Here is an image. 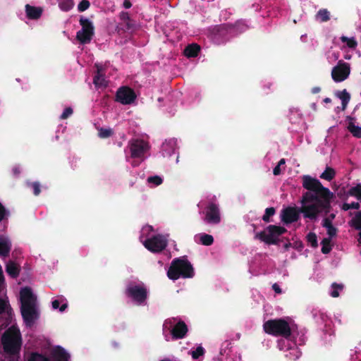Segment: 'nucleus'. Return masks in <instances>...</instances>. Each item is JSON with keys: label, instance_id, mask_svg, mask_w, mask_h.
<instances>
[{"label": "nucleus", "instance_id": "57", "mask_svg": "<svg viewBox=\"0 0 361 361\" xmlns=\"http://www.w3.org/2000/svg\"><path fill=\"white\" fill-rule=\"evenodd\" d=\"M132 6L131 1H123V7L125 8H130Z\"/></svg>", "mask_w": 361, "mask_h": 361}, {"label": "nucleus", "instance_id": "1", "mask_svg": "<svg viewBox=\"0 0 361 361\" xmlns=\"http://www.w3.org/2000/svg\"><path fill=\"white\" fill-rule=\"evenodd\" d=\"M302 180V187L307 191L302 194L300 207H288L281 211V221L286 224L298 221L300 214L305 219L316 221L319 214H327L331 209L334 193L318 179L309 175L303 176Z\"/></svg>", "mask_w": 361, "mask_h": 361}, {"label": "nucleus", "instance_id": "42", "mask_svg": "<svg viewBox=\"0 0 361 361\" xmlns=\"http://www.w3.org/2000/svg\"><path fill=\"white\" fill-rule=\"evenodd\" d=\"M337 96L341 100V102H350V94L347 92L345 89L341 92H339L337 94Z\"/></svg>", "mask_w": 361, "mask_h": 361}, {"label": "nucleus", "instance_id": "26", "mask_svg": "<svg viewBox=\"0 0 361 361\" xmlns=\"http://www.w3.org/2000/svg\"><path fill=\"white\" fill-rule=\"evenodd\" d=\"M133 23L132 22H123L121 21L119 23L116 27V30L118 33L125 32L126 31L130 30L133 28Z\"/></svg>", "mask_w": 361, "mask_h": 361}, {"label": "nucleus", "instance_id": "25", "mask_svg": "<svg viewBox=\"0 0 361 361\" xmlns=\"http://www.w3.org/2000/svg\"><path fill=\"white\" fill-rule=\"evenodd\" d=\"M336 176L335 170L329 166H326L324 171L319 176V178L328 181L332 180Z\"/></svg>", "mask_w": 361, "mask_h": 361}, {"label": "nucleus", "instance_id": "9", "mask_svg": "<svg viewBox=\"0 0 361 361\" xmlns=\"http://www.w3.org/2000/svg\"><path fill=\"white\" fill-rule=\"evenodd\" d=\"M136 97L137 95L132 88L128 86H122L116 91L115 101L123 105H128L133 104Z\"/></svg>", "mask_w": 361, "mask_h": 361}, {"label": "nucleus", "instance_id": "5", "mask_svg": "<svg viewBox=\"0 0 361 361\" xmlns=\"http://www.w3.org/2000/svg\"><path fill=\"white\" fill-rule=\"evenodd\" d=\"M286 231V228L283 226L269 225L264 231L257 233L255 238L267 245H276L278 243V238Z\"/></svg>", "mask_w": 361, "mask_h": 361}, {"label": "nucleus", "instance_id": "47", "mask_svg": "<svg viewBox=\"0 0 361 361\" xmlns=\"http://www.w3.org/2000/svg\"><path fill=\"white\" fill-rule=\"evenodd\" d=\"M90 1H80L78 9L80 12L85 11L90 7Z\"/></svg>", "mask_w": 361, "mask_h": 361}, {"label": "nucleus", "instance_id": "63", "mask_svg": "<svg viewBox=\"0 0 361 361\" xmlns=\"http://www.w3.org/2000/svg\"><path fill=\"white\" fill-rule=\"evenodd\" d=\"M160 361H171L170 359H164V360H161Z\"/></svg>", "mask_w": 361, "mask_h": 361}, {"label": "nucleus", "instance_id": "62", "mask_svg": "<svg viewBox=\"0 0 361 361\" xmlns=\"http://www.w3.org/2000/svg\"><path fill=\"white\" fill-rule=\"evenodd\" d=\"M358 235H359V238H358V239H357V241H358V243H359L360 244H361V231H360V233H359Z\"/></svg>", "mask_w": 361, "mask_h": 361}, {"label": "nucleus", "instance_id": "60", "mask_svg": "<svg viewBox=\"0 0 361 361\" xmlns=\"http://www.w3.org/2000/svg\"><path fill=\"white\" fill-rule=\"evenodd\" d=\"M331 102V99L329 97H326L324 99V102L325 103H330Z\"/></svg>", "mask_w": 361, "mask_h": 361}, {"label": "nucleus", "instance_id": "50", "mask_svg": "<svg viewBox=\"0 0 361 361\" xmlns=\"http://www.w3.org/2000/svg\"><path fill=\"white\" fill-rule=\"evenodd\" d=\"M327 230V234L329 235V238H332L336 235L337 233V228L334 227V226L326 228Z\"/></svg>", "mask_w": 361, "mask_h": 361}, {"label": "nucleus", "instance_id": "34", "mask_svg": "<svg viewBox=\"0 0 361 361\" xmlns=\"http://www.w3.org/2000/svg\"><path fill=\"white\" fill-rule=\"evenodd\" d=\"M276 212V210L274 207H268L265 209L264 214L262 216V220L266 222L269 223L271 221L270 217L274 216Z\"/></svg>", "mask_w": 361, "mask_h": 361}, {"label": "nucleus", "instance_id": "10", "mask_svg": "<svg viewBox=\"0 0 361 361\" xmlns=\"http://www.w3.org/2000/svg\"><path fill=\"white\" fill-rule=\"evenodd\" d=\"M245 27V25L243 21H237L235 24L224 23L215 26L212 30V33L216 37L225 38L232 30H238L239 28L243 30Z\"/></svg>", "mask_w": 361, "mask_h": 361}, {"label": "nucleus", "instance_id": "33", "mask_svg": "<svg viewBox=\"0 0 361 361\" xmlns=\"http://www.w3.org/2000/svg\"><path fill=\"white\" fill-rule=\"evenodd\" d=\"M317 16L320 19L322 22H326L330 19V13L327 9H320L317 14Z\"/></svg>", "mask_w": 361, "mask_h": 361}, {"label": "nucleus", "instance_id": "51", "mask_svg": "<svg viewBox=\"0 0 361 361\" xmlns=\"http://www.w3.org/2000/svg\"><path fill=\"white\" fill-rule=\"evenodd\" d=\"M322 226L326 228H328L333 226L331 219L329 218H324L322 222Z\"/></svg>", "mask_w": 361, "mask_h": 361}, {"label": "nucleus", "instance_id": "61", "mask_svg": "<svg viewBox=\"0 0 361 361\" xmlns=\"http://www.w3.org/2000/svg\"><path fill=\"white\" fill-rule=\"evenodd\" d=\"M335 217H336V215H335L334 214H331L329 216V217H328V218H329V219H331V221H332L333 219H335Z\"/></svg>", "mask_w": 361, "mask_h": 361}, {"label": "nucleus", "instance_id": "12", "mask_svg": "<svg viewBox=\"0 0 361 361\" xmlns=\"http://www.w3.org/2000/svg\"><path fill=\"white\" fill-rule=\"evenodd\" d=\"M129 146L132 158H142L149 148L147 142L138 139L133 140Z\"/></svg>", "mask_w": 361, "mask_h": 361}, {"label": "nucleus", "instance_id": "32", "mask_svg": "<svg viewBox=\"0 0 361 361\" xmlns=\"http://www.w3.org/2000/svg\"><path fill=\"white\" fill-rule=\"evenodd\" d=\"M307 242L310 244V245L316 248L318 247L317 238V235L313 232H310L306 236Z\"/></svg>", "mask_w": 361, "mask_h": 361}, {"label": "nucleus", "instance_id": "37", "mask_svg": "<svg viewBox=\"0 0 361 361\" xmlns=\"http://www.w3.org/2000/svg\"><path fill=\"white\" fill-rule=\"evenodd\" d=\"M333 288V290L331 293V296L333 298H337L339 296V290H343V286L342 284H338L337 283H333L331 285Z\"/></svg>", "mask_w": 361, "mask_h": 361}, {"label": "nucleus", "instance_id": "15", "mask_svg": "<svg viewBox=\"0 0 361 361\" xmlns=\"http://www.w3.org/2000/svg\"><path fill=\"white\" fill-rule=\"evenodd\" d=\"M188 331V326L186 324L180 320L178 322L171 330V334L173 340L183 338Z\"/></svg>", "mask_w": 361, "mask_h": 361}, {"label": "nucleus", "instance_id": "23", "mask_svg": "<svg viewBox=\"0 0 361 361\" xmlns=\"http://www.w3.org/2000/svg\"><path fill=\"white\" fill-rule=\"evenodd\" d=\"M176 147V140L174 139H170L166 140L161 146L162 150L166 152V155H171L174 153Z\"/></svg>", "mask_w": 361, "mask_h": 361}, {"label": "nucleus", "instance_id": "55", "mask_svg": "<svg viewBox=\"0 0 361 361\" xmlns=\"http://www.w3.org/2000/svg\"><path fill=\"white\" fill-rule=\"evenodd\" d=\"M321 91V88L319 87H314L311 92L312 94H317Z\"/></svg>", "mask_w": 361, "mask_h": 361}, {"label": "nucleus", "instance_id": "38", "mask_svg": "<svg viewBox=\"0 0 361 361\" xmlns=\"http://www.w3.org/2000/svg\"><path fill=\"white\" fill-rule=\"evenodd\" d=\"M113 135V130L111 128H101L99 130V137L101 138H107Z\"/></svg>", "mask_w": 361, "mask_h": 361}, {"label": "nucleus", "instance_id": "30", "mask_svg": "<svg viewBox=\"0 0 361 361\" xmlns=\"http://www.w3.org/2000/svg\"><path fill=\"white\" fill-rule=\"evenodd\" d=\"M321 244L322 245L321 251L323 254H329L331 251L332 246L330 238H324L322 240Z\"/></svg>", "mask_w": 361, "mask_h": 361}, {"label": "nucleus", "instance_id": "45", "mask_svg": "<svg viewBox=\"0 0 361 361\" xmlns=\"http://www.w3.org/2000/svg\"><path fill=\"white\" fill-rule=\"evenodd\" d=\"M30 185L33 190L34 195L36 196L39 195L41 192L40 184L38 182H33Z\"/></svg>", "mask_w": 361, "mask_h": 361}, {"label": "nucleus", "instance_id": "58", "mask_svg": "<svg viewBox=\"0 0 361 361\" xmlns=\"http://www.w3.org/2000/svg\"><path fill=\"white\" fill-rule=\"evenodd\" d=\"M349 102H342V109L345 110Z\"/></svg>", "mask_w": 361, "mask_h": 361}, {"label": "nucleus", "instance_id": "8", "mask_svg": "<svg viewBox=\"0 0 361 361\" xmlns=\"http://www.w3.org/2000/svg\"><path fill=\"white\" fill-rule=\"evenodd\" d=\"M166 239L162 235L158 234L147 238L144 242L145 247L152 252L159 253L163 251L167 246Z\"/></svg>", "mask_w": 361, "mask_h": 361}, {"label": "nucleus", "instance_id": "22", "mask_svg": "<svg viewBox=\"0 0 361 361\" xmlns=\"http://www.w3.org/2000/svg\"><path fill=\"white\" fill-rule=\"evenodd\" d=\"M200 51V47L197 44L188 45L184 49V54L188 58L196 57Z\"/></svg>", "mask_w": 361, "mask_h": 361}, {"label": "nucleus", "instance_id": "2", "mask_svg": "<svg viewBox=\"0 0 361 361\" xmlns=\"http://www.w3.org/2000/svg\"><path fill=\"white\" fill-rule=\"evenodd\" d=\"M194 269L185 257H177L171 261L167 271L169 279L176 281L180 278L188 279L194 276Z\"/></svg>", "mask_w": 361, "mask_h": 361}, {"label": "nucleus", "instance_id": "49", "mask_svg": "<svg viewBox=\"0 0 361 361\" xmlns=\"http://www.w3.org/2000/svg\"><path fill=\"white\" fill-rule=\"evenodd\" d=\"M8 215V212L6 211L4 206L0 202V222L2 221Z\"/></svg>", "mask_w": 361, "mask_h": 361}, {"label": "nucleus", "instance_id": "40", "mask_svg": "<svg viewBox=\"0 0 361 361\" xmlns=\"http://www.w3.org/2000/svg\"><path fill=\"white\" fill-rule=\"evenodd\" d=\"M147 182L158 186L163 183V179L159 176H153L147 178Z\"/></svg>", "mask_w": 361, "mask_h": 361}, {"label": "nucleus", "instance_id": "54", "mask_svg": "<svg viewBox=\"0 0 361 361\" xmlns=\"http://www.w3.org/2000/svg\"><path fill=\"white\" fill-rule=\"evenodd\" d=\"M13 173L16 176H18L20 173V169L18 166H15L13 168Z\"/></svg>", "mask_w": 361, "mask_h": 361}, {"label": "nucleus", "instance_id": "41", "mask_svg": "<svg viewBox=\"0 0 361 361\" xmlns=\"http://www.w3.org/2000/svg\"><path fill=\"white\" fill-rule=\"evenodd\" d=\"M360 205L358 202H353L350 204L349 203H343L342 205V209L344 211H348L349 209H358L360 208Z\"/></svg>", "mask_w": 361, "mask_h": 361}, {"label": "nucleus", "instance_id": "21", "mask_svg": "<svg viewBox=\"0 0 361 361\" xmlns=\"http://www.w3.org/2000/svg\"><path fill=\"white\" fill-rule=\"evenodd\" d=\"M347 119L349 120V123L348 125V131L355 137L360 138L361 137V127L358 126H355L353 123L354 118L351 116H347Z\"/></svg>", "mask_w": 361, "mask_h": 361}, {"label": "nucleus", "instance_id": "29", "mask_svg": "<svg viewBox=\"0 0 361 361\" xmlns=\"http://www.w3.org/2000/svg\"><path fill=\"white\" fill-rule=\"evenodd\" d=\"M200 242L202 245L209 246L214 243V238L212 235L202 233L200 236Z\"/></svg>", "mask_w": 361, "mask_h": 361}, {"label": "nucleus", "instance_id": "24", "mask_svg": "<svg viewBox=\"0 0 361 361\" xmlns=\"http://www.w3.org/2000/svg\"><path fill=\"white\" fill-rule=\"evenodd\" d=\"M6 271L12 278H16L19 275V268L13 262H9L6 267Z\"/></svg>", "mask_w": 361, "mask_h": 361}, {"label": "nucleus", "instance_id": "43", "mask_svg": "<svg viewBox=\"0 0 361 361\" xmlns=\"http://www.w3.org/2000/svg\"><path fill=\"white\" fill-rule=\"evenodd\" d=\"M59 7L62 10L68 11L73 7V1H61Z\"/></svg>", "mask_w": 361, "mask_h": 361}, {"label": "nucleus", "instance_id": "35", "mask_svg": "<svg viewBox=\"0 0 361 361\" xmlns=\"http://www.w3.org/2000/svg\"><path fill=\"white\" fill-rule=\"evenodd\" d=\"M341 40L343 42H346L347 46L350 49H355L357 45L356 40L353 37L348 38L345 36H342Z\"/></svg>", "mask_w": 361, "mask_h": 361}, {"label": "nucleus", "instance_id": "17", "mask_svg": "<svg viewBox=\"0 0 361 361\" xmlns=\"http://www.w3.org/2000/svg\"><path fill=\"white\" fill-rule=\"evenodd\" d=\"M43 12V8L40 6H34L30 4L25 5V13L28 19L37 20Z\"/></svg>", "mask_w": 361, "mask_h": 361}, {"label": "nucleus", "instance_id": "27", "mask_svg": "<svg viewBox=\"0 0 361 361\" xmlns=\"http://www.w3.org/2000/svg\"><path fill=\"white\" fill-rule=\"evenodd\" d=\"M348 224L355 229L361 231V212H357Z\"/></svg>", "mask_w": 361, "mask_h": 361}, {"label": "nucleus", "instance_id": "19", "mask_svg": "<svg viewBox=\"0 0 361 361\" xmlns=\"http://www.w3.org/2000/svg\"><path fill=\"white\" fill-rule=\"evenodd\" d=\"M11 250V243L8 238L0 235V255L7 257Z\"/></svg>", "mask_w": 361, "mask_h": 361}, {"label": "nucleus", "instance_id": "4", "mask_svg": "<svg viewBox=\"0 0 361 361\" xmlns=\"http://www.w3.org/2000/svg\"><path fill=\"white\" fill-rule=\"evenodd\" d=\"M263 329L267 334L288 338L291 335V329L283 319H269L263 324Z\"/></svg>", "mask_w": 361, "mask_h": 361}, {"label": "nucleus", "instance_id": "46", "mask_svg": "<svg viewBox=\"0 0 361 361\" xmlns=\"http://www.w3.org/2000/svg\"><path fill=\"white\" fill-rule=\"evenodd\" d=\"M73 109L71 107H67L64 109L63 112L60 116V118L61 120H64L68 118L72 114H73Z\"/></svg>", "mask_w": 361, "mask_h": 361}, {"label": "nucleus", "instance_id": "64", "mask_svg": "<svg viewBox=\"0 0 361 361\" xmlns=\"http://www.w3.org/2000/svg\"><path fill=\"white\" fill-rule=\"evenodd\" d=\"M300 247H302V243H300Z\"/></svg>", "mask_w": 361, "mask_h": 361}, {"label": "nucleus", "instance_id": "7", "mask_svg": "<svg viewBox=\"0 0 361 361\" xmlns=\"http://www.w3.org/2000/svg\"><path fill=\"white\" fill-rule=\"evenodd\" d=\"M79 23L82 28L77 32L76 39L82 44H88L91 42L94 36V27L89 19L82 16L80 17Z\"/></svg>", "mask_w": 361, "mask_h": 361}, {"label": "nucleus", "instance_id": "13", "mask_svg": "<svg viewBox=\"0 0 361 361\" xmlns=\"http://www.w3.org/2000/svg\"><path fill=\"white\" fill-rule=\"evenodd\" d=\"M204 221L210 224H218L221 221L220 211L216 204L210 202L206 207Z\"/></svg>", "mask_w": 361, "mask_h": 361}, {"label": "nucleus", "instance_id": "20", "mask_svg": "<svg viewBox=\"0 0 361 361\" xmlns=\"http://www.w3.org/2000/svg\"><path fill=\"white\" fill-rule=\"evenodd\" d=\"M56 361H68L70 355L61 346H57L52 352Z\"/></svg>", "mask_w": 361, "mask_h": 361}, {"label": "nucleus", "instance_id": "44", "mask_svg": "<svg viewBox=\"0 0 361 361\" xmlns=\"http://www.w3.org/2000/svg\"><path fill=\"white\" fill-rule=\"evenodd\" d=\"M51 305L52 307L54 310L59 308L60 312H63L68 307V305L66 303H64L61 307H59L60 302L58 300H54V301H52Z\"/></svg>", "mask_w": 361, "mask_h": 361}, {"label": "nucleus", "instance_id": "39", "mask_svg": "<svg viewBox=\"0 0 361 361\" xmlns=\"http://www.w3.org/2000/svg\"><path fill=\"white\" fill-rule=\"evenodd\" d=\"M204 349L202 346H198L195 350L191 352V355L192 359L197 360L200 356H202L204 354Z\"/></svg>", "mask_w": 361, "mask_h": 361}, {"label": "nucleus", "instance_id": "18", "mask_svg": "<svg viewBox=\"0 0 361 361\" xmlns=\"http://www.w3.org/2000/svg\"><path fill=\"white\" fill-rule=\"evenodd\" d=\"M12 309L7 301L0 298V316L4 317L8 324L11 318Z\"/></svg>", "mask_w": 361, "mask_h": 361}, {"label": "nucleus", "instance_id": "28", "mask_svg": "<svg viewBox=\"0 0 361 361\" xmlns=\"http://www.w3.org/2000/svg\"><path fill=\"white\" fill-rule=\"evenodd\" d=\"M93 82L96 86H106V80L104 75L101 73L100 69H97V74L94 76Z\"/></svg>", "mask_w": 361, "mask_h": 361}, {"label": "nucleus", "instance_id": "3", "mask_svg": "<svg viewBox=\"0 0 361 361\" xmlns=\"http://www.w3.org/2000/svg\"><path fill=\"white\" fill-rule=\"evenodd\" d=\"M1 343L4 352L10 355L20 353L22 345V337L18 329L9 328L1 336Z\"/></svg>", "mask_w": 361, "mask_h": 361}, {"label": "nucleus", "instance_id": "6", "mask_svg": "<svg viewBox=\"0 0 361 361\" xmlns=\"http://www.w3.org/2000/svg\"><path fill=\"white\" fill-rule=\"evenodd\" d=\"M125 294L137 305H142L147 298L148 292L144 284L129 281L126 285Z\"/></svg>", "mask_w": 361, "mask_h": 361}, {"label": "nucleus", "instance_id": "14", "mask_svg": "<svg viewBox=\"0 0 361 361\" xmlns=\"http://www.w3.org/2000/svg\"><path fill=\"white\" fill-rule=\"evenodd\" d=\"M21 314L23 319L27 326H31L37 318V310L35 305H21Z\"/></svg>", "mask_w": 361, "mask_h": 361}, {"label": "nucleus", "instance_id": "52", "mask_svg": "<svg viewBox=\"0 0 361 361\" xmlns=\"http://www.w3.org/2000/svg\"><path fill=\"white\" fill-rule=\"evenodd\" d=\"M272 288L276 293L280 294L282 293L281 288L277 283H274L272 286Z\"/></svg>", "mask_w": 361, "mask_h": 361}, {"label": "nucleus", "instance_id": "59", "mask_svg": "<svg viewBox=\"0 0 361 361\" xmlns=\"http://www.w3.org/2000/svg\"><path fill=\"white\" fill-rule=\"evenodd\" d=\"M285 163H286V160H285V159H283H283H281L279 161V163H278V164H277V165H279V166H281V165L285 164Z\"/></svg>", "mask_w": 361, "mask_h": 361}, {"label": "nucleus", "instance_id": "36", "mask_svg": "<svg viewBox=\"0 0 361 361\" xmlns=\"http://www.w3.org/2000/svg\"><path fill=\"white\" fill-rule=\"evenodd\" d=\"M28 361H50L46 356L38 353H32Z\"/></svg>", "mask_w": 361, "mask_h": 361}, {"label": "nucleus", "instance_id": "31", "mask_svg": "<svg viewBox=\"0 0 361 361\" xmlns=\"http://www.w3.org/2000/svg\"><path fill=\"white\" fill-rule=\"evenodd\" d=\"M348 195L355 197L357 200H361V184L352 187L349 189Z\"/></svg>", "mask_w": 361, "mask_h": 361}, {"label": "nucleus", "instance_id": "48", "mask_svg": "<svg viewBox=\"0 0 361 361\" xmlns=\"http://www.w3.org/2000/svg\"><path fill=\"white\" fill-rule=\"evenodd\" d=\"M120 19L123 22H132L129 13L128 12L122 11L119 15Z\"/></svg>", "mask_w": 361, "mask_h": 361}, {"label": "nucleus", "instance_id": "56", "mask_svg": "<svg viewBox=\"0 0 361 361\" xmlns=\"http://www.w3.org/2000/svg\"><path fill=\"white\" fill-rule=\"evenodd\" d=\"M4 275H3V271H2V269H1V267L0 266V286L4 283Z\"/></svg>", "mask_w": 361, "mask_h": 361}, {"label": "nucleus", "instance_id": "11", "mask_svg": "<svg viewBox=\"0 0 361 361\" xmlns=\"http://www.w3.org/2000/svg\"><path fill=\"white\" fill-rule=\"evenodd\" d=\"M350 73V65L343 61H339L338 64L331 71V77L335 82H340L348 78Z\"/></svg>", "mask_w": 361, "mask_h": 361}, {"label": "nucleus", "instance_id": "16", "mask_svg": "<svg viewBox=\"0 0 361 361\" xmlns=\"http://www.w3.org/2000/svg\"><path fill=\"white\" fill-rule=\"evenodd\" d=\"M20 298L21 305H35L36 298H35L30 288H23L20 291Z\"/></svg>", "mask_w": 361, "mask_h": 361}, {"label": "nucleus", "instance_id": "53", "mask_svg": "<svg viewBox=\"0 0 361 361\" xmlns=\"http://www.w3.org/2000/svg\"><path fill=\"white\" fill-rule=\"evenodd\" d=\"M273 173H274V175H275V176H278V175L281 174V168H280V166L277 165V166H276L274 168Z\"/></svg>", "mask_w": 361, "mask_h": 361}]
</instances>
